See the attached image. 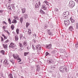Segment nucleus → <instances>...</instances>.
I'll use <instances>...</instances> for the list:
<instances>
[{"mask_svg":"<svg viewBox=\"0 0 78 78\" xmlns=\"http://www.w3.org/2000/svg\"><path fill=\"white\" fill-rule=\"evenodd\" d=\"M63 15L69 16V12L67 11H66L65 12H63Z\"/></svg>","mask_w":78,"mask_h":78,"instance_id":"obj_10","label":"nucleus"},{"mask_svg":"<svg viewBox=\"0 0 78 78\" xmlns=\"http://www.w3.org/2000/svg\"><path fill=\"white\" fill-rule=\"evenodd\" d=\"M11 7V6L10 5V4H9L8 5V8H9Z\"/></svg>","mask_w":78,"mask_h":78,"instance_id":"obj_60","label":"nucleus"},{"mask_svg":"<svg viewBox=\"0 0 78 78\" xmlns=\"http://www.w3.org/2000/svg\"><path fill=\"white\" fill-rule=\"evenodd\" d=\"M19 44L20 47H21V48H23V47H26V46L27 45V42L26 41H24L23 43V45L22 43H19Z\"/></svg>","mask_w":78,"mask_h":78,"instance_id":"obj_3","label":"nucleus"},{"mask_svg":"<svg viewBox=\"0 0 78 78\" xmlns=\"http://www.w3.org/2000/svg\"><path fill=\"white\" fill-rule=\"evenodd\" d=\"M7 33L8 34V35H9V34H10V33H9V32L8 31H7Z\"/></svg>","mask_w":78,"mask_h":78,"instance_id":"obj_56","label":"nucleus"},{"mask_svg":"<svg viewBox=\"0 0 78 78\" xmlns=\"http://www.w3.org/2000/svg\"><path fill=\"white\" fill-rule=\"evenodd\" d=\"M17 22V20H15V19H13L12 22V23H16Z\"/></svg>","mask_w":78,"mask_h":78,"instance_id":"obj_18","label":"nucleus"},{"mask_svg":"<svg viewBox=\"0 0 78 78\" xmlns=\"http://www.w3.org/2000/svg\"><path fill=\"white\" fill-rule=\"evenodd\" d=\"M19 20L21 24H22V23H23V17H22L20 18Z\"/></svg>","mask_w":78,"mask_h":78,"instance_id":"obj_13","label":"nucleus"},{"mask_svg":"<svg viewBox=\"0 0 78 78\" xmlns=\"http://www.w3.org/2000/svg\"><path fill=\"white\" fill-rule=\"evenodd\" d=\"M16 32L17 34V35H19V28H17L16 30Z\"/></svg>","mask_w":78,"mask_h":78,"instance_id":"obj_21","label":"nucleus"},{"mask_svg":"<svg viewBox=\"0 0 78 78\" xmlns=\"http://www.w3.org/2000/svg\"><path fill=\"white\" fill-rule=\"evenodd\" d=\"M14 18L15 19H16V20H19V17L17 16H13Z\"/></svg>","mask_w":78,"mask_h":78,"instance_id":"obj_33","label":"nucleus"},{"mask_svg":"<svg viewBox=\"0 0 78 78\" xmlns=\"http://www.w3.org/2000/svg\"><path fill=\"white\" fill-rule=\"evenodd\" d=\"M55 11L56 12H58V9L57 8H55Z\"/></svg>","mask_w":78,"mask_h":78,"instance_id":"obj_51","label":"nucleus"},{"mask_svg":"<svg viewBox=\"0 0 78 78\" xmlns=\"http://www.w3.org/2000/svg\"><path fill=\"white\" fill-rule=\"evenodd\" d=\"M11 28L12 30H13L14 29V24H12L11 27Z\"/></svg>","mask_w":78,"mask_h":78,"instance_id":"obj_31","label":"nucleus"},{"mask_svg":"<svg viewBox=\"0 0 78 78\" xmlns=\"http://www.w3.org/2000/svg\"><path fill=\"white\" fill-rule=\"evenodd\" d=\"M8 1L9 3L11 2V0H8Z\"/></svg>","mask_w":78,"mask_h":78,"instance_id":"obj_57","label":"nucleus"},{"mask_svg":"<svg viewBox=\"0 0 78 78\" xmlns=\"http://www.w3.org/2000/svg\"><path fill=\"white\" fill-rule=\"evenodd\" d=\"M28 33L29 35L31 34V30H30V29H28Z\"/></svg>","mask_w":78,"mask_h":78,"instance_id":"obj_32","label":"nucleus"},{"mask_svg":"<svg viewBox=\"0 0 78 78\" xmlns=\"http://www.w3.org/2000/svg\"><path fill=\"white\" fill-rule=\"evenodd\" d=\"M37 72H39L40 70V68H39V66L37 65Z\"/></svg>","mask_w":78,"mask_h":78,"instance_id":"obj_22","label":"nucleus"},{"mask_svg":"<svg viewBox=\"0 0 78 78\" xmlns=\"http://www.w3.org/2000/svg\"><path fill=\"white\" fill-rule=\"evenodd\" d=\"M32 48L34 50V51L35 50H36V48H34V45H32Z\"/></svg>","mask_w":78,"mask_h":78,"instance_id":"obj_46","label":"nucleus"},{"mask_svg":"<svg viewBox=\"0 0 78 78\" xmlns=\"http://www.w3.org/2000/svg\"><path fill=\"white\" fill-rule=\"evenodd\" d=\"M11 6L12 7V8L13 9H14V6L13 5V4H12L11 5Z\"/></svg>","mask_w":78,"mask_h":78,"instance_id":"obj_47","label":"nucleus"},{"mask_svg":"<svg viewBox=\"0 0 78 78\" xmlns=\"http://www.w3.org/2000/svg\"><path fill=\"white\" fill-rule=\"evenodd\" d=\"M66 51V50L64 49H62L61 50V52L62 53H64Z\"/></svg>","mask_w":78,"mask_h":78,"instance_id":"obj_41","label":"nucleus"},{"mask_svg":"<svg viewBox=\"0 0 78 78\" xmlns=\"http://www.w3.org/2000/svg\"><path fill=\"white\" fill-rule=\"evenodd\" d=\"M26 10L25 9V8L22 9V12L23 14H24V13H25Z\"/></svg>","mask_w":78,"mask_h":78,"instance_id":"obj_25","label":"nucleus"},{"mask_svg":"<svg viewBox=\"0 0 78 78\" xmlns=\"http://www.w3.org/2000/svg\"><path fill=\"white\" fill-rule=\"evenodd\" d=\"M1 42H3L4 41V38L2 37H1Z\"/></svg>","mask_w":78,"mask_h":78,"instance_id":"obj_45","label":"nucleus"},{"mask_svg":"<svg viewBox=\"0 0 78 78\" xmlns=\"http://www.w3.org/2000/svg\"><path fill=\"white\" fill-rule=\"evenodd\" d=\"M23 16L25 19H27V18H28V15L26 14H24L23 15Z\"/></svg>","mask_w":78,"mask_h":78,"instance_id":"obj_19","label":"nucleus"},{"mask_svg":"<svg viewBox=\"0 0 78 78\" xmlns=\"http://www.w3.org/2000/svg\"><path fill=\"white\" fill-rule=\"evenodd\" d=\"M2 23L3 24H5V25H7V23H6V22H5V21H4L3 22H2Z\"/></svg>","mask_w":78,"mask_h":78,"instance_id":"obj_49","label":"nucleus"},{"mask_svg":"<svg viewBox=\"0 0 78 78\" xmlns=\"http://www.w3.org/2000/svg\"><path fill=\"white\" fill-rule=\"evenodd\" d=\"M50 31H51V30H48V33H49V32H50Z\"/></svg>","mask_w":78,"mask_h":78,"instance_id":"obj_59","label":"nucleus"},{"mask_svg":"<svg viewBox=\"0 0 78 78\" xmlns=\"http://www.w3.org/2000/svg\"><path fill=\"white\" fill-rule=\"evenodd\" d=\"M2 29L3 30H5V29H6V27H5V26H4L2 27Z\"/></svg>","mask_w":78,"mask_h":78,"instance_id":"obj_50","label":"nucleus"},{"mask_svg":"<svg viewBox=\"0 0 78 78\" xmlns=\"http://www.w3.org/2000/svg\"><path fill=\"white\" fill-rule=\"evenodd\" d=\"M27 48V49L28 50H29L30 48H31V47L30 46H28Z\"/></svg>","mask_w":78,"mask_h":78,"instance_id":"obj_43","label":"nucleus"},{"mask_svg":"<svg viewBox=\"0 0 78 78\" xmlns=\"http://www.w3.org/2000/svg\"><path fill=\"white\" fill-rule=\"evenodd\" d=\"M36 50H37V51L41 50V45L40 44H38L36 46Z\"/></svg>","mask_w":78,"mask_h":78,"instance_id":"obj_9","label":"nucleus"},{"mask_svg":"<svg viewBox=\"0 0 78 78\" xmlns=\"http://www.w3.org/2000/svg\"><path fill=\"white\" fill-rule=\"evenodd\" d=\"M8 77L9 78H13V77H12V75L11 73H10L8 75Z\"/></svg>","mask_w":78,"mask_h":78,"instance_id":"obj_24","label":"nucleus"},{"mask_svg":"<svg viewBox=\"0 0 78 78\" xmlns=\"http://www.w3.org/2000/svg\"><path fill=\"white\" fill-rule=\"evenodd\" d=\"M44 3H45L46 4V5H49L48 2L47 1H46V0L45 1H44Z\"/></svg>","mask_w":78,"mask_h":78,"instance_id":"obj_39","label":"nucleus"},{"mask_svg":"<svg viewBox=\"0 0 78 78\" xmlns=\"http://www.w3.org/2000/svg\"><path fill=\"white\" fill-rule=\"evenodd\" d=\"M48 62L50 64H52L53 63V60L52 59H49L48 60Z\"/></svg>","mask_w":78,"mask_h":78,"instance_id":"obj_11","label":"nucleus"},{"mask_svg":"<svg viewBox=\"0 0 78 78\" xmlns=\"http://www.w3.org/2000/svg\"><path fill=\"white\" fill-rule=\"evenodd\" d=\"M13 57L14 59H17V60H19L20 61H18V62H20L22 61V59L19 58V57L18 55H13Z\"/></svg>","mask_w":78,"mask_h":78,"instance_id":"obj_5","label":"nucleus"},{"mask_svg":"<svg viewBox=\"0 0 78 78\" xmlns=\"http://www.w3.org/2000/svg\"><path fill=\"white\" fill-rule=\"evenodd\" d=\"M39 6H41V2L40 1H38V4H37V2H36L35 3V8H39Z\"/></svg>","mask_w":78,"mask_h":78,"instance_id":"obj_6","label":"nucleus"},{"mask_svg":"<svg viewBox=\"0 0 78 78\" xmlns=\"http://www.w3.org/2000/svg\"><path fill=\"white\" fill-rule=\"evenodd\" d=\"M69 30H71V31L73 30V26H70L69 27Z\"/></svg>","mask_w":78,"mask_h":78,"instance_id":"obj_20","label":"nucleus"},{"mask_svg":"<svg viewBox=\"0 0 78 78\" xmlns=\"http://www.w3.org/2000/svg\"><path fill=\"white\" fill-rule=\"evenodd\" d=\"M47 25L45 26L44 27H45V29L47 28Z\"/></svg>","mask_w":78,"mask_h":78,"instance_id":"obj_63","label":"nucleus"},{"mask_svg":"<svg viewBox=\"0 0 78 78\" xmlns=\"http://www.w3.org/2000/svg\"><path fill=\"white\" fill-rule=\"evenodd\" d=\"M14 45V43L13 42H11L10 43V45H9V48L12 47V46Z\"/></svg>","mask_w":78,"mask_h":78,"instance_id":"obj_17","label":"nucleus"},{"mask_svg":"<svg viewBox=\"0 0 78 78\" xmlns=\"http://www.w3.org/2000/svg\"><path fill=\"white\" fill-rule=\"evenodd\" d=\"M28 53H29V52H25L24 53V56H27V55H28Z\"/></svg>","mask_w":78,"mask_h":78,"instance_id":"obj_34","label":"nucleus"},{"mask_svg":"<svg viewBox=\"0 0 78 78\" xmlns=\"http://www.w3.org/2000/svg\"><path fill=\"white\" fill-rule=\"evenodd\" d=\"M45 55L46 56H50L51 55H50L48 52H46L45 53Z\"/></svg>","mask_w":78,"mask_h":78,"instance_id":"obj_28","label":"nucleus"},{"mask_svg":"<svg viewBox=\"0 0 78 78\" xmlns=\"http://www.w3.org/2000/svg\"><path fill=\"white\" fill-rule=\"evenodd\" d=\"M59 70L60 72L64 73L65 72V71L66 72H68V71H69V68L67 66H65L63 67H60Z\"/></svg>","mask_w":78,"mask_h":78,"instance_id":"obj_1","label":"nucleus"},{"mask_svg":"<svg viewBox=\"0 0 78 78\" xmlns=\"http://www.w3.org/2000/svg\"><path fill=\"white\" fill-rule=\"evenodd\" d=\"M30 26V23H29L27 22L26 23V27L27 28H28V26Z\"/></svg>","mask_w":78,"mask_h":78,"instance_id":"obj_29","label":"nucleus"},{"mask_svg":"<svg viewBox=\"0 0 78 78\" xmlns=\"http://www.w3.org/2000/svg\"><path fill=\"white\" fill-rule=\"evenodd\" d=\"M75 46H76V48H78V45L76 44H75Z\"/></svg>","mask_w":78,"mask_h":78,"instance_id":"obj_55","label":"nucleus"},{"mask_svg":"<svg viewBox=\"0 0 78 78\" xmlns=\"http://www.w3.org/2000/svg\"><path fill=\"white\" fill-rule=\"evenodd\" d=\"M34 37H36V34H34Z\"/></svg>","mask_w":78,"mask_h":78,"instance_id":"obj_61","label":"nucleus"},{"mask_svg":"<svg viewBox=\"0 0 78 78\" xmlns=\"http://www.w3.org/2000/svg\"><path fill=\"white\" fill-rule=\"evenodd\" d=\"M9 41V39H7L6 41H5V43L6 44V43H8Z\"/></svg>","mask_w":78,"mask_h":78,"instance_id":"obj_44","label":"nucleus"},{"mask_svg":"<svg viewBox=\"0 0 78 78\" xmlns=\"http://www.w3.org/2000/svg\"><path fill=\"white\" fill-rule=\"evenodd\" d=\"M3 12V10H0V13H1V14H2V12Z\"/></svg>","mask_w":78,"mask_h":78,"instance_id":"obj_52","label":"nucleus"},{"mask_svg":"<svg viewBox=\"0 0 78 78\" xmlns=\"http://www.w3.org/2000/svg\"><path fill=\"white\" fill-rule=\"evenodd\" d=\"M75 2L72 1H71L69 2V6L70 8H72L75 6Z\"/></svg>","mask_w":78,"mask_h":78,"instance_id":"obj_2","label":"nucleus"},{"mask_svg":"<svg viewBox=\"0 0 78 78\" xmlns=\"http://www.w3.org/2000/svg\"><path fill=\"white\" fill-rule=\"evenodd\" d=\"M9 9H10V10H12V9H11V7H8Z\"/></svg>","mask_w":78,"mask_h":78,"instance_id":"obj_58","label":"nucleus"},{"mask_svg":"<svg viewBox=\"0 0 78 78\" xmlns=\"http://www.w3.org/2000/svg\"><path fill=\"white\" fill-rule=\"evenodd\" d=\"M40 12L43 14H45V13L42 10H40Z\"/></svg>","mask_w":78,"mask_h":78,"instance_id":"obj_35","label":"nucleus"},{"mask_svg":"<svg viewBox=\"0 0 78 78\" xmlns=\"http://www.w3.org/2000/svg\"><path fill=\"white\" fill-rule=\"evenodd\" d=\"M3 64L9 67L10 66L9 63L8 62V60L7 59H5L3 62Z\"/></svg>","mask_w":78,"mask_h":78,"instance_id":"obj_4","label":"nucleus"},{"mask_svg":"<svg viewBox=\"0 0 78 78\" xmlns=\"http://www.w3.org/2000/svg\"><path fill=\"white\" fill-rule=\"evenodd\" d=\"M2 36L3 37H4V40L7 39V38H8V37H6V36L4 34H2Z\"/></svg>","mask_w":78,"mask_h":78,"instance_id":"obj_23","label":"nucleus"},{"mask_svg":"<svg viewBox=\"0 0 78 78\" xmlns=\"http://www.w3.org/2000/svg\"><path fill=\"white\" fill-rule=\"evenodd\" d=\"M12 34H13L15 35H15H16V33L14 32H12Z\"/></svg>","mask_w":78,"mask_h":78,"instance_id":"obj_53","label":"nucleus"},{"mask_svg":"<svg viewBox=\"0 0 78 78\" xmlns=\"http://www.w3.org/2000/svg\"><path fill=\"white\" fill-rule=\"evenodd\" d=\"M14 36L15 37V41H16L19 40V36L17 35H14Z\"/></svg>","mask_w":78,"mask_h":78,"instance_id":"obj_12","label":"nucleus"},{"mask_svg":"<svg viewBox=\"0 0 78 78\" xmlns=\"http://www.w3.org/2000/svg\"><path fill=\"white\" fill-rule=\"evenodd\" d=\"M10 48H13V49H17V46L14 45L12 46L11 47H10Z\"/></svg>","mask_w":78,"mask_h":78,"instance_id":"obj_26","label":"nucleus"},{"mask_svg":"<svg viewBox=\"0 0 78 78\" xmlns=\"http://www.w3.org/2000/svg\"><path fill=\"white\" fill-rule=\"evenodd\" d=\"M46 5H41V8L43 9H44V8H46Z\"/></svg>","mask_w":78,"mask_h":78,"instance_id":"obj_37","label":"nucleus"},{"mask_svg":"<svg viewBox=\"0 0 78 78\" xmlns=\"http://www.w3.org/2000/svg\"><path fill=\"white\" fill-rule=\"evenodd\" d=\"M3 47H4V48H5V49H7V48H8V45L7 44H3Z\"/></svg>","mask_w":78,"mask_h":78,"instance_id":"obj_15","label":"nucleus"},{"mask_svg":"<svg viewBox=\"0 0 78 78\" xmlns=\"http://www.w3.org/2000/svg\"><path fill=\"white\" fill-rule=\"evenodd\" d=\"M70 20H71L72 23H74L75 22V20L74 19H72V18H71L70 19Z\"/></svg>","mask_w":78,"mask_h":78,"instance_id":"obj_30","label":"nucleus"},{"mask_svg":"<svg viewBox=\"0 0 78 78\" xmlns=\"http://www.w3.org/2000/svg\"><path fill=\"white\" fill-rule=\"evenodd\" d=\"M20 39H22V37H23V34H20Z\"/></svg>","mask_w":78,"mask_h":78,"instance_id":"obj_48","label":"nucleus"},{"mask_svg":"<svg viewBox=\"0 0 78 78\" xmlns=\"http://www.w3.org/2000/svg\"><path fill=\"white\" fill-rule=\"evenodd\" d=\"M10 62H12V64H14V60H12V59H11L10 60Z\"/></svg>","mask_w":78,"mask_h":78,"instance_id":"obj_42","label":"nucleus"},{"mask_svg":"<svg viewBox=\"0 0 78 78\" xmlns=\"http://www.w3.org/2000/svg\"><path fill=\"white\" fill-rule=\"evenodd\" d=\"M51 55L53 56H56L57 55V51L56 50H54L51 52Z\"/></svg>","mask_w":78,"mask_h":78,"instance_id":"obj_8","label":"nucleus"},{"mask_svg":"<svg viewBox=\"0 0 78 78\" xmlns=\"http://www.w3.org/2000/svg\"><path fill=\"white\" fill-rule=\"evenodd\" d=\"M8 21L9 24H11V19H10V18L8 19Z\"/></svg>","mask_w":78,"mask_h":78,"instance_id":"obj_38","label":"nucleus"},{"mask_svg":"<svg viewBox=\"0 0 78 78\" xmlns=\"http://www.w3.org/2000/svg\"><path fill=\"white\" fill-rule=\"evenodd\" d=\"M64 19H67L69 18V17H68V16H66V15H63Z\"/></svg>","mask_w":78,"mask_h":78,"instance_id":"obj_36","label":"nucleus"},{"mask_svg":"<svg viewBox=\"0 0 78 78\" xmlns=\"http://www.w3.org/2000/svg\"><path fill=\"white\" fill-rule=\"evenodd\" d=\"M5 52L3 50H2L1 51V53L3 55H5Z\"/></svg>","mask_w":78,"mask_h":78,"instance_id":"obj_27","label":"nucleus"},{"mask_svg":"<svg viewBox=\"0 0 78 78\" xmlns=\"http://www.w3.org/2000/svg\"><path fill=\"white\" fill-rule=\"evenodd\" d=\"M50 67L51 70H54V69H55V67L54 65L51 66Z\"/></svg>","mask_w":78,"mask_h":78,"instance_id":"obj_16","label":"nucleus"},{"mask_svg":"<svg viewBox=\"0 0 78 78\" xmlns=\"http://www.w3.org/2000/svg\"><path fill=\"white\" fill-rule=\"evenodd\" d=\"M48 33V34H49L50 36H52V35H53V33L51 32H49Z\"/></svg>","mask_w":78,"mask_h":78,"instance_id":"obj_40","label":"nucleus"},{"mask_svg":"<svg viewBox=\"0 0 78 78\" xmlns=\"http://www.w3.org/2000/svg\"><path fill=\"white\" fill-rule=\"evenodd\" d=\"M76 75H77V77H78V73H76Z\"/></svg>","mask_w":78,"mask_h":78,"instance_id":"obj_64","label":"nucleus"},{"mask_svg":"<svg viewBox=\"0 0 78 78\" xmlns=\"http://www.w3.org/2000/svg\"><path fill=\"white\" fill-rule=\"evenodd\" d=\"M64 24L66 26H68L70 25V21L69 20H65L64 21Z\"/></svg>","mask_w":78,"mask_h":78,"instance_id":"obj_7","label":"nucleus"},{"mask_svg":"<svg viewBox=\"0 0 78 78\" xmlns=\"http://www.w3.org/2000/svg\"><path fill=\"white\" fill-rule=\"evenodd\" d=\"M47 48L50 49L51 48V44H48L47 45Z\"/></svg>","mask_w":78,"mask_h":78,"instance_id":"obj_14","label":"nucleus"},{"mask_svg":"<svg viewBox=\"0 0 78 78\" xmlns=\"http://www.w3.org/2000/svg\"><path fill=\"white\" fill-rule=\"evenodd\" d=\"M44 8V10H46V9H47V8L45 7V8Z\"/></svg>","mask_w":78,"mask_h":78,"instance_id":"obj_62","label":"nucleus"},{"mask_svg":"<svg viewBox=\"0 0 78 78\" xmlns=\"http://www.w3.org/2000/svg\"><path fill=\"white\" fill-rule=\"evenodd\" d=\"M33 42H34V43H36V40L34 39L33 40Z\"/></svg>","mask_w":78,"mask_h":78,"instance_id":"obj_54","label":"nucleus"}]
</instances>
